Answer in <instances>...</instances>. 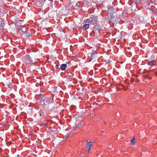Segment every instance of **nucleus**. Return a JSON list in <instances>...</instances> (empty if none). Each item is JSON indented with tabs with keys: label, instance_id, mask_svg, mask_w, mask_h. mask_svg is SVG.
Returning a JSON list of instances; mask_svg holds the SVG:
<instances>
[{
	"label": "nucleus",
	"instance_id": "f257e3e1",
	"mask_svg": "<svg viewBox=\"0 0 157 157\" xmlns=\"http://www.w3.org/2000/svg\"><path fill=\"white\" fill-rule=\"evenodd\" d=\"M98 20V17L95 16H92L86 20V22L90 23L91 25L95 24Z\"/></svg>",
	"mask_w": 157,
	"mask_h": 157
},
{
	"label": "nucleus",
	"instance_id": "f03ea898",
	"mask_svg": "<svg viewBox=\"0 0 157 157\" xmlns=\"http://www.w3.org/2000/svg\"><path fill=\"white\" fill-rule=\"evenodd\" d=\"M23 63L26 64L33 63V61L31 59L30 56L29 55H25L23 58Z\"/></svg>",
	"mask_w": 157,
	"mask_h": 157
},
{
	"label": "nucleus",
	"instance_id": "7ed1b4c3",
	"mask_svg": "<svg viewBox=\"0 0 157 157\" xmlns=\"http://www.w3.org/2000/svg\"><path fill=\"white\" fill-rule=\"evenodd\" d=\"M94 144V143L93 142L91 141H87V144L86 146V149H87L89 152H90V148L92 147Z\"/></svg>",
	"mask_w": 157,
	"mask_h": 157
},
{
	"label": "nucleus",
	"instance_id": "20e7f679",
	"mask_svg": "<svg viewBox=\"0 0 157 157\" xmlns=\"http://www.w3.org/2000/svg\"><path fill=\"white\" fill-rule=\"evenodd\" d=\"M82 125L83 122L82 121H80L79 120H77V119L76 120L75 123V125L76 127L79 128L82 126Z\"/></svg>",
	"mask_w": 157,
	"mask_h": 157
},
{
	"label": "nucleus",
	"instance_id": "39448f33",
	"mask_svg": "<svg viewBox=\"0 0 157 157\" xmlns=\"http://www.w3.org/2000/svg\"><path fill=\"white\" fill-rule=\"evenodd\" d=\"M44 102H43V103L45 105L48 104L52 102V99L49 98L47 97L46 98H45Z\"/></svg>",
	"mask_w": 157,
	"mask_h": 157
},
{
	"label": "nucleus",
	"instance_id": "423d86ee",
	"mask_svg": "<svg viewBox=\"0 0 157 157\" xmlns=\"http://www.w3.org/2000/svg\"><path fill=\"white\" fill-rule=\"evenodd\" d=\"M108 11L109 13H112L113 11V6L108 5L107 6Z\"/></svg>",
	"mask_w": 157,
	"mask_h": 157
},
{
	"label": "nucleus",
	"instance_id": "0eeeda50",
	"mask_svg": "<svg viewBox=\"0 0 157 157\" xmlns=\"http://www.w3.org/2000/svg\"><path fill=\"white\" fill-rule=\"evenodd\" d=\"M67 67L66 64H61L60 67V69L62 71H64L67 68Z\"/></svg>",
	"mask_w": 157,
	"mask_h": 157
},
{
	"label": "nucleus",
	"instance_id": "6e6552de",
	"mask_svg": "<svg viewBox=\"0 0 157 157\" xmlns=\"http://www.w3.org/2000/svg\"><path fill=\"white\" fill-rule=\"evenodd\" d=\"M89 24L84 25L82 26V29L83 30H86L89 28Z\"/></svg>",
	"mask_w": 157,
	"mask_h": 157
},
{
	"label": "nucleus",
	"instance_id": "1a4fd4ad",
	"mask_svg": "<svg viewBox=\"0 0 157 157\" xmlns=\"http://www.w3.org/2000/svg\"><path fill=\"white\" fill-rule=\"evenodd\" d=\"M155 61L153 60L152 61H149L147 62V65L149 66H153L154 65V63H155Z\"/></svg>",
	"mask_w": 157,
	"mask_h": 157
},
{
	"label": "nucleus",
	"instance_id": "9d476101",
	"mask_svg": "<svg viewBox=\"0 0 157 157\" xmlns=\"http://www.w3.org/2000/svg\"><path fill=\"white\" fill-rule=\"evenodd\" d=\"M23 34L25 35V36L27 37L30 36H32L31 34L29 33L28 31H26Z\"/></svg>",
	"mask_w": 157,
	"mask_h": 157
},
{
	"label": "nucleus",
	"instance_id": "9b49d317",
	"mask_svg": "<svg viewBox=\"0 0 157 157\" xmlns=\"http://www.w3.org/2000/svg\"><path fill=\"white\" fill-rule=\"evenodd\" d=\"M44 96L43 95H41L40 97V101L41 103H43L44 101L45 98Z\"/></svg>",
	"mask_w": 157,
	"mask_h": 157
},
{
	"label": "nucleus",
	"instance_id": "f8f14e48",
	"mask_svg": "<svg viewBox=\"0 0 157 157\" xmlns=\"http://www.w3.org/2000/svg\"><path fill=\"white\" fill-rule=\"evenodd\" d=\"M20 30L23 33L26 31H27V30L25 27H23L21 29H20Z\"/></svg>",
	"mask_w": 157,
	"mask_h": 157
},
{
	"label": "nucleus",
	"instance_id": "ddd939ff",
	"mask_svg": "<svg viewBox=\"0 0 157 157\" xmlns=\"http://www.w3.org/2000/svg\"><path fill=\"white\" fill-rule=\"evenodd\" d=\"M108 20L110 21L112 19H113L114 18V16L112 14H110V15L108 17Z\"/></svg>",
	"mask_w": 157,
	"mask_h": 157
},
{
	"label": "nucleus",
	"instance_id": "4468645a",
	"mask_svg": "<svg viewBox=\"0 0 157 157\" xmlns=\"http://www.w3.org/2000/svg\"><path fill=\"white\" fill-rule=\"evenodd\" d=\"M38 113L39 114L40 116L41 117L43 116L44 115V113L42 110L38 112Z\"/></svg>",
	"mask_w": 157,
	"mask_h": 157
},
{
	"label": "nucleus",
	"instance_id": "2eb2a0df",
	"mask_svg": "<svg viewBox=\"0 0 157 157\" xmlns=\"http://www.w3.org/2000/svg\"><path fill=\"white\" fill-rule=\"evenodd\" d=\"M95 54L94 53H93L91 54V60L93 59V58L94 57V56L95 55Z\"/></svg>",
	"mask_w": 157,
	"mask_h": 157
},
{
	"label": "nucleus",
	"instance_id": "dca6fc26",
	"mask_svg": "<svg viewBox=\"0 0 157 157\" xmlns=\"http://www.w3.org/2000/svg\"><path fill=\"white\" fill-rule=\"evenodd\" d=\"M131 143H132L133 144H134L136 141L135 140V139H133L132 140H131Z\"/></svg>",
	"mask_w": 157,
	"mask_h": 157
},
{
	"label": "nucleus",
	"instance_id": "f3484780",
	"mask_svg": "<svg viewBox=\"0 0 157 157\" xmlns=\"http://www.w3.org/2000/svg\"><path fill=\"white\" fill-rule=\"evenodd\" d=\"M94 29H98V26L96 25L95 26V27H94Z\"/></svg>",
	"mask_w": 157,
	"mask_h": 157
},
{
	"label": "nucleus",
	"instance_id": "a211bd4d",
	"mask_svg": "<svg viewBox=\"0 0 157 157\" xmlns=\"http://www.w3.org/2000/svg\"><path fill=\"white\" fill-rule=\"evenodd\" d=\"M96 119H95V120H98V119L99 118L98 117V116H95V117Z\"/></svg>",
	"mask_w": 157,
	"mask_h": 157
},
{
	"label": "nucleus",
	"instance_id": "6ab92c4d",
	"mask_svg": "<svg viewBox=\"0 0 157 157\" xmlns=\"http://www.w3.org/2000/svg\"><path fill=\"white\" fill-rule=\"evenodd\" d=\"M8 85H9V86H10V87H12L13 86V85L12 84H8Z\"/></svg>",
	"mask_w": 157,
	"mask_h": 157
},
{
	"label": "nucleus",
	"instance_id": "aec40b11",
	"mask_svg": "<svg viewBox=\"0 0 157 157\" xmlns=\"http://www.w3.org/2000/svg\"><path fill=\"white\" fill-rule=\"evenodd\" d=\"M151 1L152 3H153L155 1V0H151Z\"/></svg>",
	"mask_w": 157,
	"mask_h": 157
},
{
	"label": "nucleus",
	"instance_id": "412c9836",
	"mask_svg": "<svg viewBox=\"0 0 157 157\" xmlns=\"http://www.w3.org/2000/svg\"><path fill=\"white\" fill-rule=\"evenodd\" d=\"M55 67L56 68H57L58 67V66L57 65H56L55 66Z\"/></svg>",
	"mask_w": 157,
	"mask_h": 157
},
{
	"label": "nucleus",
	"instance_id": "4be33fe9",
	"mask_svg": "<svg viewBox=\"0 0 157 157\" xmlns=\"http://www.w3.org/2000/svg\"><path fill=\"white\" fill-rule=\"evenodd\" d=\"M72 75L71 73H70V75H69L71 77V75Z\"/></svg>",
	"mask_w": 157,
	"mask_h": 157
},
{
	"label": "nucleus",
	"instance_id": "5701e85b",
	"mask_svg": "<svg viewBox=\"0 0 157 157\" xmlns=\"http://www.w3.org/2000/svg\"><path fill=\"white\" fill-rule=\"evenodd\" d=\"M1 14V10H0V15Z\"/></svg>",
	"mask_w": 157,
	"mask_h": 157
},
{
	"label": "nucleus",
	"instance_id": "b1692460",
	"mask_svg": "<svg viewBox=\"0 0 157 157\" xmlns=\"http://www.w3.org/2000/svg\"><path fill=\"white\" fill-rule=\"evenodd\" d=\"M17 156H19V155H17Z\"/></svg>",
	"mask_w": 157,
	"mask_h": 157
}]
</instances>
